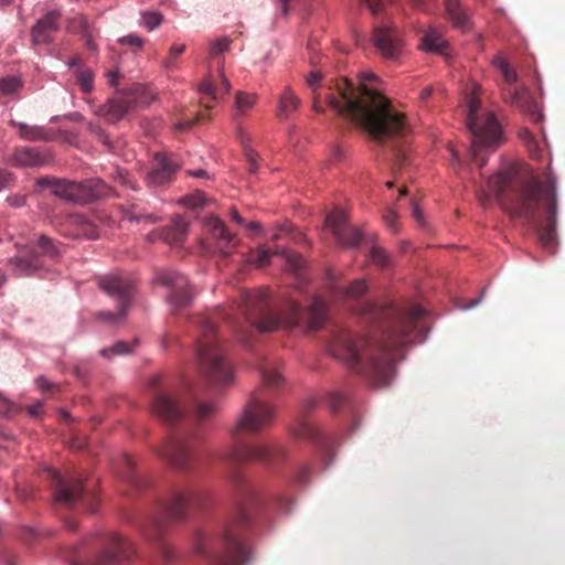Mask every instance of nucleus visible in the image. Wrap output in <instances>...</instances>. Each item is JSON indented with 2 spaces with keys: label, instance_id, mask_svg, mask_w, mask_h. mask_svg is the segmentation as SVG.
I'll return each mask as SVG.
<instances>
[{
  "label": "nucleus",
  "instance_id": "24",
  "mask_svg": "<svg viewBox=\"0 0 565 565\" xmlns=\"http://www.w3.org/2000/svg\"><path fill=\"white\" fill-rule=\"evenodd\" d=\"M273 254L285 256L287 262V269L297 275L305 267L306 260L301 255L287 252L284 248H276L273 253H270L267 248L259 247L250 254L249 260L256 267L262 268L269 264Z\"/></svg>",
  "mask_w": 565,
  "mask_h": 565
},
{
  "label": "nucleus",
  "instance_id": "43",
  "mask_svg": "<svg viewBox=\"0 0 565 565\" xmlns=\"http://www.w3.org/2000/svg\"><path fill=\"white\" fill-rule=\"evenodd\" d=\"M129 352H131L130 344L125 341H119L116 344H114L113 347L102 349L100 355H103L105 358H110L113 354L121 355V354H127Z\"/></svg>",
  "mask_w": 565,
  "mask_h": 565
},
{
  "label": "nucleus",
  "instance_id": "32",
  "mask_svg": "<svg viewBox=\"0 0 565 565\" xmlns=\"http://www.w3.org/2000/svg\"><path fill=\"white\" fill-rule=\"evenodd\" d=\"M11 125L18 128L20 138L28 141H49L52 139V132L42 126L28 125L24 122L11 121Z\"/></svg>",
  "mask_w": 565,
  "mask_h": 565
},
{
  "label": "nucleus",
  "instance_id": "48",
  "mask_svg": "<svg viewBox=\"0 0 565 565\" xmlns=\"http://www.w3.org/2000/svg\"><path fill=\"white\" fill-rule=\"evenodd\" d=\"M362 3L370 10L373 15L382 13L390 0H361Z\"/></svg>",
  "mask_w": 565,
  "mask_h": 565
},
{
  "label": "nucleus",
  "instance_id": "64",
  "mask_svg": "<svg viewBox=\"0 0 565 565\" xmlns=\"http://www.w3.org/2000/svg\"><path fill=\"white\" fill-rule=\"evenodd\" d=\"M42 403L41 402H38L36 404L34 405H31L29 406L28 411H29V414L32 416V417H36L41 414L42 412Z\"/></svg>",
  "mask_w": 565,
  "mask_h": 565
},
{
  "label": "nucleus",
  "instance_id": "4",
  "mask_svg": "<svg viewBox=\"0 0 565 565\" xmlns=\"http://www.w3.org/2000/svg\"><path fill=\"white\" fill-rule=\"evenodd\" d=\"M263 382L266 388L252 395L245 405L243 415L238 419L234 430V447L228 450L225 461L230 465H238L249 461L273 463L282 456V450L268 445H246L243 435H254L270 426L275 418V407L267 401V388H278L284 383L281 373L271 366L262 370Z\"/></svg>",
  "mask_w": 565,
  "mask_h": 565
},
{
  "label": "nucleus",
  "instance_id": "62",
  "mask_svg": "<svg viewBox=\"0 0 565 565\" xmlns=\"http://www.w3.org/2000/svg\"><path fill=\"white\" fill-rule=\"evenodd\" d=\"M412 209H413V217L419 225H423L424 216H423V213H422L419 206L416 203H413Z\"/></svg>",
  "mask_w": 565,
  "mask_h": 565
},
{
  "label": "nucleus",
  "instance_id": "13",
  "mask_svg": "<svg viewBox=\"0 0 565 565\" xmlns=\"http://www.w3.org/2000/svg\"><path fill=\"white\" fill-rule=\"evenodd\" d=\"M98 286L104 292L117 301L118 311H99L97 319L111 326L121 323L132 302V282L122 276L110 274L99 277Z\"/></svg>",
  "mask_w": 565,
  "mask_h": 565
},
{
  "label": "nucleus",
  "instance_id": "50",
  "mask_svg": "<svg viewBox=\"0 0 565 565\" xmlns=\"http://www.w3.org/2000/svg\"><path fill=\"white\" fill-rule=\"evenodd\" d=\"M328 404L333 412L340 411L347 404V396L341 393H332L328 397Z\"/></svg>",
  "mask_w": 565,
  "mask_h": 565
},
{
  "label": "nucleus",
  "instance_id": "27",
  "mask_svg": "<svg viewBox=\"0 0 565 565\" xmlns=\"http://www.w3.org/2000/svg\"><path fill=\"white\" fill-rule=\"evenodd\" d=\"M329 288L334 298L342 300H359L367 291L364 280L356 279L349 287L341 286L334 275L328 274Z\"/></svg>",
  "mask_w": 565,
  "mask_h": 565
},
{
  "label": "nucleus",
  "instance_id": "53",
  "mask_svg": "<svg viewBox=\"0 0 565 565\" xmlns=\"http://www.w3.org/2000/svg\"><path fill=\"white\" fill-rule=\"evenodd\" d=\"M383 220L385 222V224L393 231V232H397L398 231V224H397V215L395 213V211L393 210H388L384 215H383Z\"/></svg>",
  "mask_w": 565,
  "mask_h": 565
},
{
  "label": "nucleus",
  "instance_id": "56",
  "mask_svg": "<svg viewBox=\"0 0 565 565\" xmlns=\"http://www.w3.org/2000/svg\"><path fill=\"white\" fill-rule=\"evenodd\" d=\"M12 182V173L6 169H0V191L4 188L11 186Z\"/></svg>",
  "mask_w": 565,
  "mask_h": 565
},
{
  "label": "nucleus",
  "instance_id": "38",
  "mask_svg": "<svg viewBox=\"0 0 565 565\" xmlns=\"http://www.w3.org/2000/svg\"><path fill=\"white\" fill-rule=\"evenodd\" d=\"M74 76L76 78V83L78 84L83 93L88 94L93 90L94 73L92 72V70L78 66L74 72Z\"/></svg>",
  "mask_w": 565,
  "mask_h": 565
},
{
  "label": "nucleus",
  "instance_id": "15",
  "mask_svg": "<svg viewBox=\"0 0 565 565\" xmlns=\"http://www.w3.org/2000/svg\"><path fill=\"white\" fill-rule=\"evenodd\" d=\"M47 472L52 480L56 503L71 508L94 499L92 494L84 490L83 480L78 476L73 473L63 476L54 469H50Z\"/></svg>",
  "mask_w": 565,
  "mask_h": 565
},
{
  "label": "nucleus",
  "instance_id": "34",
  "mask_svg": "<svg viewBox=\"0 0 565 565\" xmlns=\"http://www.w3.org/2000/svg\"><path fill=\"white\" fill-rule=\"evenodd\" d=\"M422 41L425 51L443 55L447 54L448 42L437 29L430 28L427 30Z\"/></svg>",
  "mask_w": 565,
  "mask_h": 565
},
{
  "label": "nucleus",
  "instance_id": "9",
  "mask_svg": "<svg viewBox=\"0 0 565 565\" xmlns=\"http://www.w3.org/2000/svg\"><path fill=\"white\" fill-rule=\"evenodd\" d=\"M480 100L476 95L468 99L467 127L472 141L470 156L478 160L483 150L493 151L501 141V127L492 113H480Z\"/></svg>",
  "mask_w": 565,
  "mask_h": 565
},
{
  "label": "nucleus",
  "instance_id": "39",
  "mask_svg": "<svg viewBox=\"0 0 565 565\" xmlns=\"http://www.w3.org/2000/svg\"><path fill=\"white\" fill-rule=\"evenodd\" d=\"M121 470L120 475L128 482H130L135 487H139L141 484V479L135 473V461L134 458L129 455H124L121 458Z\"/></svg>",
  "mask_w": 565,
  "mask_h": 565
},
{
  "label": "nucleus",
  "instance_id": "63",
  "mask_svg": "<svg viewBox=\"0 0 565 565\" xmlns=\"http://www.w3.org/2000/svg\"><path fill=\"white\" fill-rule=\"evenodd\" d=\"M161 554L167 562H171L174 557L172 548L168 545L161 547Z\"/></svg>",
  "mask_w": 565,
  "mask_h": 565
},
{
  "label": "nucleus",
  "instance_id": "46",
  "mask_svg": "<svg viewBox=\"0 0 565 565\" xmlns=\"http://www.w3.org/2000/svg\"><path fill=\"white\" fill-rule=\"evenodd\" d=\"M21 86V83L15 77H7L0 79V94L1 95H11L15 93L19 87Z\"/></svg>",
  "mask_w": 565,
  "mask_h": 565
},
{
  "label": "nucleus",
  "instance_id": "12",
  "mask_svg": "<svg viewBox=\"0 0 565 565\" xmlns=\"http://www.w3.org/2000/svg\"><path fill=\"white\" fill-rule=\"evenodd\" d=\"M202 501L203 494L199 492H185L173 488L160 504V515L152 519L143 529L145 535L149 540H157L167 521L182 520L189 509L200 507Z\"/></svg>",
  "mask_w": 565,
  "mask_h": 565
},
{
  "label": "nucleus",
  "instance_id": "2",
  "mask_svg": "<svg viewBox=\"0 0 565 565\" xmlns=\"http://www.w3.org/2000/svg\"><path fill=\"white\" fill-rule=\"evenodd\" d=\"M373 81L377 77L372 72L361 73L358 85L347 77L322 78L319 71H312L306 77L313 94L316 111H323L326 104L362 127L373 139L383 141L403 134L406 122L404 116L392 108L390 100L370 85Z\"/></svg>",
  "mask_w": 565,
  "mask_h": 565
},
{
  "label": "nucleus",
  "instance_id": "41",
  "mask_svg": "<svg viewBox=\"0 0 565 565\" xmlns=\"http://www.w3.org/2000/svg\"><path fill=\"white\" fill-rule=\"evenodd\" d=\"M370 258L371 260L382 268H386L390 266V256L379 245H373L370 249Z\"/></svg>",
  "mask_w": 565,
  "mask_h": 565
},
{
  "label": "nucleus",
  "instance_id": "22",
  "mask_svg": "<svg viewBox=\"0 0 565 565\" xmlns=\"http://www.w3.org/2000/svg\"><path fill=\"white\" fill-rule=\"evenodd\" d=\"M61 10L52 9L46 11L31 29L32 44L36 46L52 43L54 34L61 28Z\"/></svg>",
  "mask_w": 565,
  "mask_h": 565
},
{
  "label": "nucleus",
  "instance_id": "58",
  "mask_svg": "<svg viewBox=\"0 0 565 565\" xmlns=\"http://www.w3.org/2000/svg\"><path fill=\"white\" fill-rule=\"evenodd\" d=\"M36 385L43 392H54L56 390L55 384H53L45 377L36 379Z\"/></svg>",
  "mask_w": 565,
  "mask_h": 565
},
{
  "label": "nucleus",
  "instance_id": "40",
  "mask_svg": "<svg viewBox=\"0 0 565 565\" xmlns=\"http://www.w3.org/2000/svg\"><path fill=\"white\" fill-rule=\"evenodd\" d=\"M519 138L524 142L532 157L540 158L539 143L527 128H521L519 130Z\"/></svg>",
  "mask_w": 565,
  "mask_h": 565
},
{
  "label": "nucleus",
  "instance_id": "31",
  "mask_svg": "<svg viewBox=\"0 0 565 565\" xmlns=\"http://www.w3.org/2000/svg\"><path fill=\"white\" fill-rule=\"evenodd\" d=\"M445 8L448 19L454 26L466 32L471 29L468 14L462 10L458 0H445Z\"/></svg>",
  "mask_w": 565,
  "mask_h": 565
},
{
  "label": "nucleus",
  "instance_id": "8",
  "mask_svg": "<svg viewBox=\"0 0 565 565\" xmlns=\"http://www.w3.org/2000/svg\"><path fill=\"white\" fill-rule=\"evenodd\" d=\"M151 412L169 426L175 425L182 419L202 424L214 415L215 406L200 402L192 392L168 393L158 391L153 393Z\"/></svg>",
  "mask_w": 565,
  "mask_h": 565
},
{
  "label": "nucleus",
  "instance_id": "21",
  "mask_svg": "<svg viewBox=\"0 0 565 565\" xmlns=\"http://www.w3.org/2000/svg\"><path fill=\"white\" fill-rule=\"evenodd\" d=\"M231 89V83L224 74V62L217 65V75L207 74L200 85L201 99L206 110L211 109L213 105L211 102L222 99Z\"/></svg>",
  "mask_w": 565,
  "mask_h": 565
},
{
  "label": "nucleus",
  "instance_id": "16",
  "mask_svg": "<svg viewBox=\"0 0 565 565\" xmlns=\"http://www.w3.org/2000/svg\"><path fill=\"white\" fill-rule=\"evenodd\" d=\"M195 438V433L175 436L163 444L159 455L173 468L180 471H188L191 469L194 460Z\"/></svg>",
  "mask_w": 565,
  "mask_h": 565
},
{
  "label": "nucleus",
  "instance_id": "49",
  "mask_svg": "<svg viewBox=\"0 0 565 565\" xmlns=\"http://www.w3.org/2000/svg\"><path fill=\"white\" fill-rule=\"evenodd\" d=\"M115 180L126 186V188H130L132 190H136L137 186L135 184V182L131 180L130 178V174L128 173V171H126L125 169H117L116 170V173H115Z\"/></svg>",
  "mask_w": 565,
  "mask_h": 565
},
{
  "label": "nucleus",
  "instance_id": "5",
  "mask_svg": "<svg viewBox=\"0 0 565 565\" xmlns=\"http://www.w3.org/2000/svg\"><path fill=\"white\" fill-rule=\"evenodd\" d=\"M238 310L244 320L260 332L294 329L302 324L310 329H320L327 318L326 303L320 298L312 300L306 315L296 300L288 301L278 311L271 305L268 289L245 291Z\"/></svg>",
  "mask_w": 565,
  "mask_h": 565
},
{
  "label": "nucleus",
  "instance_id": "51",
  "mask_svg": "<svg viewBox=\"0 0 565 565\" xmlns=\"http://www.w3.org/2000/svg\"><path fill=\"white\" fill-rule=\"evenodd\" d=\"M119 43L130 46L134 50H140L143 45V40L137 34H128L119 39Z\"/></svg>",
  "mask_w": 565,
  "mask_h": 565
},
{
  "label": "nucleus",
  "instance_id": "36",
  "mask_svg": "<svg viewBox=\"0 0 565 565\" xmlns=\"http://www.w3.org/2000/svg\"><path fill=\"white\" fill-rule=\"evenodd\" d=\"M255 103V94L237 92L234 103V118L238 119L239 117L245 116L254 107Z\"/></svg>",
  "mask_w": 565,
  "mask_h": 565
},
{
  "label": "nucleus",
  "instance_id": "35",
  "mask_svg": "<svg viewBox=\"0 0 565 565\" xmlns=\"http://www.w3.org/2000/svg\"><path fill=\"white\" fill-rule=\"evenodd\" d=\"M71 223L76 226V231L70 234L73 237L94 239L99 236L96 226L83 215H72Z\"/></svg>",
  "mask_w": 565,
  "mask_h": 565
},
{
  "label": "nucleus",
  "instance_id": "11",
  "mask_svg": "<svg viewBox=\"0 0 565 565\" xmlns=\"http://www.w3.org/2000/svg\"><path fill=\"white\" fill-rule=\"evenodd\" d=\"M36 185L40 188H50L54 195L78 204H86L111 194L110 186L100 179L73 182L63 179L43 177L38 179Z\"/></svg>",
  "mask_w": 565,
  "mask_h": 565
},
{
  "label": "nucleus",
  "instance_id": "37",
  "mask_svg": "<svg viewBox=\"0 0 565 565\" xmlns=\"http://www.w3.org/2000/svg\"><path fill=\"white\" fill-rule=\"evenodd\" d=\"M292 434L297 438H308L315 441L319 439L317 428L305 418L298 419L297 425L292 428Z\"/></svg>",
  "mask_w": 565,
  "mask_h": 565
},
{
  "label": "nucleus",
  "instance_id": "60",
  "mask_svg": "<svg viewBox=\"0 0 565 565\" xmlns=\"http://www.w3.org/2000/svg\"><path fill=\"white\" fill-rule=\"evenodd\" d=\"M83 40L85 41V46L92 51V52H96L97 51V45L95 44L94 42V34H93V30L85 33L83 36Z\"/></svg>",
  "mask_w": 565,
  "mask_h": 565
},
{
  "label": "nucleus",
  "instance_id": "20",
  "mask_svg": "<svg viewBox=\"0 0 565 565\" xmlns=\"http://www.w3.org/2000/svg\"><path fill=\"white\" fill-rule=\"evenodd\" d=\"M104 550L95 561V565H115L119 561L129 559L135 548L132 544L117 534L109 533L104 537Z\"/></svg>",
  "mask_w": 565,
  "mask_h": 565
},
{
  "label": "nucleus",
  "instance_id": "18",
  "mask_svg": "<svg viewBox=\"0 0 565 565\" xmlns=\"http://www.w3.org/2000/svg\"><path fill=\"white\" fill-rule=\"evenodd\" d=\"M326 226L342 247H356L363 239L360 230L349 224L348 216L342 210L330 212L326 217Z\"/></svg>",
  "mask_w": 565,
  "mask_h": 565
},
{
  "label": "nucleus",
  "instance_id": "17",
  "mask_svg": "<svg viewBox=\"0 0 565 565\" xmlns=\"http://www.w3.org/2000/svg\"><path fill=\"white\" fill-rule=\"evenodd\" d=\"M153 281L170 290L168 301L175 309H182L190 305L192 292L185 276L174 270L160 269L156 271Z\"/></svg>",
  "mask_w": 565,
  "mask_h": 565
},
{
  "label": "nucleus",
  "instance_id": "52",
  "mask_svg": "<svg viewBox=\"0 0 565 565\" xmlns=\"http://www.w3.org/2000/svg\"><path fill=\"white\" fill-rule=\"evenodd\" d=\"M245 157H246L247 163H248V171L250 173H256V171L258 169V164H257L258 154H257V152L254 151L252 148L245 147Z\"/></svg>",
  "mask_w": 565,
  "mask_h": 565
},
{
  "label": "nucleus",
  "instance_id": "10",
  "mask_svg": "<svg viewBox=\"0 0 565 565\" xmlns=\"http://www.w3.org/2000/svg\"><path fill=\"white\" fill-rule=\"evenodd\" d=\"M18 255L9 259L11 270L17 276H29L43 269L49 260L55 259L60 247L45 235L35 234L26 243H17Z\"/></svg>",
  "mask_w": 565,
  "mask_h": 565
},
{
  "label": "nucleus",
  "instance_id": "1",
  "mask_svg": "<svg viewBox=\"0 0 565 565\" xmlns=\"http://www.w3.org/2000/svg\"><path fill=\"white\" fill-rule=\"evenodd\" d=\"M359 312L373 324V330L366 335L339 331L331 344V354L361 372L372 385L385 387L395 375L401 349L426 331V311L418 305L401 307L364 301Z\"/></svg>",
  "mask_w": 565,
  "mask_h": 565
},
{
  "label": "nucleus",
  "instance_id": "45",
  "mask_svg": "<svg viewBox=\"0 0 565 565\" xmlns=\"http://www.w3.org/2000/svg\"><path fill=\"white\" fill-rule=\"evenodd\" d=\"M141 24L149 31L154 30L161 24L162 15L158 12H143Z\"/></svg>",
  "mask_w": 565,
  "mask_h": 565
},
{
  "label": "nucleus",
  "instance_id": "28",
  "mask_svg": "<svg viewBox=\"0 0 565 565\" xmlns=\"http://www.w3.org/2000/svg\"><path fill=\"white\" fill-rule=\"evenodd\" d=\"M13 160L19 167L34 168L49 164L51 156L36 148L21 147L14 151Z\"/></svg>",
  "mask_w": 565,
  "mask_h": 565
},
{
  "label": "nucleus",
  "instance_id": "59",
  "mask_svg": "<svg viewBox=\"0 0 565 565\" xmlns=\"http://www.w3.org/2000/svg\"><path fill=\"white\" fill-rule=\"evenodd\" d=\"M26 196L21 194H14L7 199V202L13 207H21L25 204Z\"/></svg>",
  "mask_w": 565,
  "mask_h": 565
},
{
  "label": "nucleus",
  "instance_id": "47",
  "mask_svg": "<svg viewBox=\"0 0 565 565\" xmlns=\"http://www.w3.org/2000/svg\"><path fill=\"white\" fill-rule=\"evenodd\" d=\"M210 117L206 114V111H200L195 115L194 118L184 119L182 121H179L175 124V128L179 130H188L190 129L194 124L196 122H203L205 120H209Z\"/></svg>",
  "mask_w": 565,
  "mask_h": 565
},
{
  "label": "nucleus",
  "instance_id": "14",
  "mask_svg": "<svg viewBox=\"0 0 565 565\" xmlns=\"http://www.w3.org/2000/svg\"><path fill=\"white\" fill-rule=\"evenodd\" d=\"M492 63L500 71L505 84L508 85L503 89V98L505 103L520 109L523 114L529 116L533 122H539L542 118V114L540 113L539 105L535 99L526 89L513 88L511 86L518 79L515 70L511 67L508 61L502 56H497Z\"/></svg>",
  "mask_w": 565,
  "mask_h": 565
},
{
  "label": "nucleus",
  "instance_id": "33",
  "mask_svg": "<svg viewBox=\"0 0 565 565\" xmlns=\"http://www.w3.org/2000/svg\"><path fill=\"white\" fill-rule=\"evenodd\" d=\"M300 106V98L295 94L291 87L286 86L279 96L277 116L279 118H288Z\"/></svg>",
  "mask_w": 565,
  "mask_h": 565
},
{
  "label": "nucleus",
  "instance_id": "26",
  "mask_svg": "<svg viewBox=\"0 0 565 565\" xmlns=\"http://www.w3.org/2000/svg\"><path fill=\"white\" fill-rule=\"evenodd\" d=\"M178 169L179 166L170 158L161 153H156L152 168L148 173L149 182L154 185H163L171 180Z\"/></svg>",
  "mask_w": 565,
  "mask_h": 565
},
{
  "label": "nucleus",
  "instance_id": "30",
  "mask_svg": "<svg viewBox=\"0 0 565 565\" xmlns=\"http://www.w3.org/2000/svg\"><path fill=\"white\" fill-rule=\"evenodd\" d=\"M188 222L184 217L177 215L172 220V224L160 230V237L168 244L181 243L188 233Z\"/></svg>",
  "mask_w": 565,
  "mask_h": 565
},
{
  "label": "nucleus",
  "instance_id": "42",
  "mask_svg": "<svg viewBox=\"0 0 565 565\" xmlns=\"http://www.w3.org/2000/svg\"><path fill=\"white\" fill-rule=\"evenodd\" d=\"M68 30L72 33L81 34L82 36L92 31L88 20L84 15L75 17L68 24Z\"/></svg>",
  "mask_w": 565,
  "mask_h": 565
},
{
  "label": "nucleus",
  "instance_id": "7",
  "mask_svg": "<svg viewBox=\"0 0 565 565\" xmlns=\"http://www.w3.org/2000/svg\"><path fill=\"white\" fill-rule=\"evenodd\" d=\"M223 316V311L214 317L200 315L193 321L198 328L194 349L198 367L205 381L215 386L228 384L233 379L216 331L217 319Z\"/></svg>",
  "mask_w": 565,
  "mask_h": 565
},
{
  "label": "nucleus",
  "instance_id": "57",
  "mask_svg": "<svg viewBox=\"0 0 565 565\" xmlns=\"http://www.w3.org/2000/svg\"><path fill=\"white\" fill-rule=\"evenodd\" d=\"M184 50H185L184 44H173L170 47L169 60L167 61L166 66L168 67L171 63V60L177 58L179 55H181L184 52Z\"/></svg>",
  "mask_w": 565,
  "mask_h": 565
},
{
  "label": "nucleus",
  "instance_id": "29",
  "mask_svg": "<svg viewBox=\"0 0 565 565\" xmlns=\"http://www.w3.org/2000/svg\"><path fill=\"white\" fill-rule=\"evenodd\" d=\"M124 217L136 222H156V217L148 212L147 204L137 198L128 200L122 206Z\"/></svg>",
  "mask_w": 565,
  "mask_h": 565
},
{
  "label": "nucleus",
  "instance_id": "3",
  "mask_svg": "<svg viewBox=\"0 0 565 565\" xmlns=\"http://www.w3.org/2000/svg\"><path fill=\"white\" fill-rule=\"evenodd\" d=\"M500 205L513 217L522 218L537 231L544 248L554 253L556 242V179L548 168L544 180L498 173L488 181Z\"/></svg>",
  "mask_w": 565,
  "mask_h": 565
},
{
  "label": "nucleus",
  "instance_id": "61",
  "mask_svg": "<svg viewBox=\"0 0 565 565\" xmlns=\"http://www.w3.org/2000/svg\"><path fill=\"white\" fill-rule=\"evenodd\" d=\"M106 77H107V81H108V84L110 86H117L119 83H118V79L120 77L119 75V72L117 70H113V71H108L106 73Z\"/></svg>",
  "mask_w": 565,
  "mask_h": 565
},
{
  "label": "nucleus",
  "instance_id": "6",
  "mask_svg": "<svg viewBox=\"0 0 565 565\" xmlns=\"http://www.w3.org/2000/svg\"><path fill=\"white\" fill-rule=\"evenodd\" d=\"M250 522L252 508L244 503L235 518L217 533H196L195 554L203 557L209 565H245L250 554L245 541Z\"/></svg>",
  "mask_w": 565,
  "mask_h": 565
},
{
  "label": "nucleus",
  "instance_id": "55",
  "mask_svg": "<svg viewBox=\"0 0 565 565\" xmlns=\"http://www.w3.org/2000/svg\"><path fill=\"white\" fill-rule=\"evenodd\" d=\"M13 409V403L0 394V415L9 416Z\"/></svg>",
  "mask_w": 565,
  "mask_h": 565
},
{
  "label": "nucleus",
  "instance_id": "23",
  "mask_svg": "<svg viewBox=\"0 0 565 565\" xmlns=\"http://www.w3.org/2000/svg\"><path fill=\"white\" fill-rule=\"evenodd\" d=\"M204 228L215 239L216 248L224 258L233 254L237 241L218 217L210 216L205 218Z\"/></svg>",
  "mask_w": 565,
  "mask_h": 565
},
{
  "label": "nucleus",
  "instance_id": "19",
  "mask_svg": "<svg viewBox=\"0 0 565 565\" xmlns=\"http://www.w3.org/2000/svg\"><path fill=\"white\" fill-rule=\"evenodd\" d=\"M372 41L377 52L388 60L398 58L404 46L401 31L392 23L376 25Z\"/></svg>",
  "mask_w": 565,
  "mask_h": 565
},
{
  "label": "nucleus",
  "instance_id": "54",
  "mask_svg": "<svg viewBox=\"0 0 565 565\" xmlns=\"http://www.w3.org/2000/svg\"><path fill=\"white\" fill-rule=\"evenodd\" d=\"M184 202L191 207L202 206L205 203V196L199 192L184 199Z\"/></svg>",
  "mask_w": 565,
  "mask_h": 565
},
{
  "label": "nucleus",
  "instance_id": "44",
  "mask_svg": "<svg viewBox=\"0 0 565 565\" xmlns=\"http://www.w3.org/2000/svg\"><path fill=\"white\" fill-rule=\"evenodd\" d=\"M231 40L226 36L216 39L210 44V55L218 56L230 49Z\"/></svg>",
  "mask_w": 565,
  "mask_h": 565
},
{
  "label": "nucleus",
  "instance_id": "25",
  "mask_svg": "<svg viewBox=\"0 0 565 565\" xmlns=\"http://www.w3.org/2000/svg\"><path fill=\"white\" fill-rule=\"evenodd\" d=\"M135 102L128 95H118L100 106L96 114L104 117L108 122H117L122 119L132 108Z\"/></svg>",
  "mask_w": 565,
  "mask_h": 565
}]
</instances>
